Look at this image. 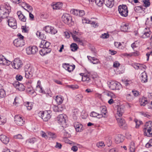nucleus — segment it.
I'll return each mask as SVG.
<instances>
[{"instance_id":"nucleus-1","label":"nucleus","mask_w":152,"mask_h":152,"mask_svg":"<svg viewBox=\"0 0 152 152\" xmlns=\"http://www.w3.org/2000/svg\"><path fill=\"white\" fill-rule=\"evenodd\" d=\"M39 47L42 48L39 51L40 54L42 56H44L46 54L50 53L51 51L50 48V43L45 40L42 41Z\"/></svg>"},{"instance_id":"nucleus-2","label":"nucleus","mask_w":152,"mask_h":152,"mask_svg":"<svg viewBox=\"0 0 152 152\" xmlns=\"http://www.w3.org/2000/svg\"><path fill=\"white\" fill-rule=\"evenodd\" d=\"M144 129V135L148 137H152V122H149L145 125Z\"/></svg>"},{"instance_id":"nucleus-3","label":"nucleus","mask_w":152,"mask_h":152,"mask_svg":"<svg viewBox=\"0 0 152 152\" xmlns=\"http://www.w3.org/2000/svg\"><path fill=\"white\" fill-rule=\"evenodd\" d=\"M118 10L121 16L126 17L128 15V10L127 7L126 5H119L118 7Z\"/></svg>"},{"instance_id":"nucleus-4","label":"nucleus","mask_w":152,"mask_h":152,"mask_svg":"<svg viewBox=\"0 0 152 152\" xmlns=\"http://www.w3.org/2000/svg\"><path fill=\"white\" fill-rule=\"evenodd\" d=\"M40 116L45 121H47L51 117L50 110L41 112L39 113Z\"/></svg>"},{"instance_id":"nucleus-5","label":"nucleus","mask_w":152,"mask_h":152,"mask_svg":"<svg viewBox=\"0 0 152 152\" xmlns=\"http://www.w3.org/2000/svg\"><path fill=\"white\" fill-rule=\"evenodd\" d=\"M108 86L109 88L112 90H120L121 88L120 83L116 81H111Z\"/></svg>"},{"instance_id":"nucleus-6","label":"nucleus","mask_w":152,"mask_h":152,"mask_svg":"<svg viewBox=\"0 0 152 152\" xmlns=\"http://www.w3.org/2000/svg\"><path fill=\"white\" fill-rule=\"evenodd\" d=\"M65 117L66 115H60L58 116L57 119V122L63 127H66V126Z\"/></svg>"},{"instance_id":"nucleus-7","label":"nucleus","mask_w":152,"mask_h":152,"mask_svg":"<svg viewBox=\"0 0 152 152\" xmlns=\"http://www.w3.org/2000/svg\"><path fill=\"white\" fill-rule=\"evenodd\" d=\"M115 117L119 126L123 129H126L127 128V124L125 121L121 117H118V116Z\"/></svg>"},{"instance_id":"nucleus-8","label":"nucleus","mask_w":152,"mask_h":152,"mask_svg":"<svg viewBox=\"0 0 152 152\" xmlns=\"http://www.w3.org/2000/svg\"><path fill=\"white\" fill-rule=\"evenodd\" d=\"M26 50L27 53L28 55L35 54L38 50L37 47L35 46L28 47Z\"/></svg>"},{"instance_id":"nucleus-9","label":"nucleus","mask_w":152,"mask_h":152,"mask_svg":"<svg viewBox=\"0 0 152 152\" xmlns=\"http://www.w3.org/2000/svg\"><path fill=\"white\" fill-rule=\"evenodd\" d=\"M12 65L13 67L18 69L22 67L23 63L19 58H15L14 60L13 63Z\"/></svg>"},{"instance_id":"nucleus-10","label":"nucleus","mask_w":152,"mask_h":152,"mask_svg":"<svg viewBox=\"0 0 152 152\" xmlns=\"http://www.w3.org/2000/svg\"><path fill=\"white\" fill-rule=\"evenodd\" d=\"M8 25L13 29H16L17 28V23L15 19L13 17H10L7 20Z\"/></svg>"},{"instance_id":"nucleus-11","label":"nucleus","mask_w":152,"mask_h":152,"mask_svg":"<svg viewBox=\"0 0 152 152\" xmlns=\"http://www.w3.org/2000/svg\"><path fill=\"white\" fill-rule=\"evenodd\" d=\"M14 121L16 124L20 126H22L24 123L22 117L18 115H16L15 116Z\"/></svg>"},{"instance_id":"nucleus-12","label":"nucleus","mask_w":152,"mask_h":152,"mask_svg":"<svg viewBox=\"0 0 152 152\" xmlns=\"http://www.w3.org/2000/svg\"><path fill=\"white\" fill-rule=\"evenodd\" d=\"M25 76L26 78H29L32 76V73L31 72V68L28 66H26L24 68Z\"/></svg>"},{"instance_id":"nucleus-13","label":"nucleus","mask_w":152,"mask_h":152,"mask_svg":"<svg viewBox=\"0 0 152 152\" xmlns=\"http://www.w3.org/2000/svg\"><path fill=\"white\" fill-rule=\"evenodd\" d=\"M8 11L5 7H1L0 8V18H4L6 17Z\"/></svg>"},{"instance_id":"nucleus-14","label":"nucleus","mask_w":152,"mask_h":152,"mask_svg":"<svg viewBox=\"0 0 152 152\" xmlns=\"http://www.w3.org/2000/svg\"><path fill=\"white\" fill-rule=\"evenodd\" d=\"M117 115L116 116L118 117H121L124 113L125 107L124 105L118 106Z\"/></svg>"},{"instance_id":"nucleus-15","label":"nucleus","mask_w":152,"mask_h":152,"mask_svg":"<svg viewBox=\"0 0 152 152\" xmlns=\"http://www.w3.org/2000/svg\"><path fill=\"white\" fill-rule=\"evenodd\" d=\"M63 21L64 22L68 24H69L72 22V18L69 15H63L62 17Z\"/></svg>"},{"instance_id":"nucleus-16","label":"nucleus","mask_w":152,"mask_h":152,"mask_svg":"<svg viewBox=\"0 0 152 152\" xmlns=\"http://www.w3.org/2000/svg\"><path fill=\"white\" fill-rule=\"evenodd\" d=\"M13 43L14 45L16 47H21L25 44L23 40H20L18 39H15L13 41Z\"/></svg>"},{"instance_id":"nucleus-17","label":"nucleus","mask_w":152,"mask_h":152,"mask_svg":"<svg viewBox=\"0 0 152 152\" xmlns=\"http://www.w3.org/2000/svg\"><path fill=\"white\" fill-rule=\"evenodd\" d=\"M13 85L16 89H18L19 91H23L25 89V87L23 85L22 83H20L18 81L14 83Z\"/></svg>"},{"instance_id":"nucleus-18","label":"nucleus","mask_w":152,"mask_h":152,"mask_svg":"<svg viewBox=\"0 0 152 152\" xmlns=\"http://www.w3.org/2000/svg\"><path fill=\"white\" fill-rule=\"evenodd\" d=\"M74 126L77 132H80L83 130V126L78 122H75L74 124Z\"/></svg>"},{"instance_id":"nucleus-19","label":"nucleus","mask_w":152,"mask_h":152,"mask_svg":"<svg viewBox=\"0 0 152 152\" xmlns=\"http://www.w3.org/2000/svg\"><path fill=\"white\" fill-rule=\"evenodd\" d=\"M11 63L10 61L6 59L2 55H0V64L9 65Z\"/></svg>"},{"instance_id":"nucleus-20","label":"nucleus","mask_w":152,"mask_h":152,"mask_svg":"<svg viewBox=\"0 0 152 152\" xmlns=\"http://www.w3.org/2000/svg\"><path fill=\"white\" fill-rule=\"evenodd\" d=\"M78 32L75 30H73L72 32H70V34L74 41L81 43L82 40L76 36V35H78Z\"/></svg>"},{"instance_id":"nucleus-21","label":"nucleus","mask_w":152,"mask_h":152,"mask_svg":"<svg viewBox=\"0 0 152 152\" xmlns=\"http://www.w3.org/2000/svg\"><path fill=\"white\" fill-rule=\"evenodd\" d=\"M115 140L117 143L121 142L124 140V137L121 134H118L116 136Z\"/></svg>"},{"instance_id":"nucleus-22","label":"nucleus","mask_w":152,"mask_h":152,"mask_svg":"<svg viewBox=\"0 0 152 152\" xmlns=\"http://www.w3.org/2000/svg\"><path fill=\"white\" fill-rule=\"evenodd\" d=\"M151 32L150 31L149 28H146L144 30L143 34L142 35V37L144 38L150 37Z\"/></svg>"},{"instance_id":"nucleus-23","label":"nucleus","mask_w":152,"mask_h":152,"mask_svg":"<svg viewBox=\"0 0 152 152\" xmlns=\"http://www.w3.org/2000/svg\"><path fill=\"white\" fill-rule=\"evenodd\" d=\"M0 140L3 143L5 144H7L9 141V138L3 134L0 135Z\"/></svg>"},{"instance_id":"nucleus-24","label":"nucleus","mask_w":152,"mask_h":152,"mask_svg":"<svg viewBox=\"0 0 152 152\" xmlns=\"http://www.w3.org/2000/svg\"><path fill=\"white\" fill-rule=\"evenodd\" d=\"M104 4L108 7L112 8L114 4V0H104Z\"/></svg>"},{"instance_id":"nucleus-25","label":"nucleus","mask_w":152,"mask_h":152,"mask_svg":"<svg viewBox=\"0 0 152 152\" xmlns=\"http://www.w3.org/2000/svg\"><path fill=\"white\" fill-rule=\"evenodd\" d=\"M17 14L20 20L24 22L26 21V18L25 16L22 14L21 11H18L17 12Z\"/></svg>"},{"instance_id":"nucleus-26","label":"nucleus","mask_w":152,"mask_h":152,"mask_svg":"<svg viewBox=\"0 0 152 152\" xmlns=\"http://www.w3.org/2000/svg\"><path fill=\"white\" fill-rule=\"evenodd\" d=\"M87 58L90 61L94 64H96L99 62V60L94 57H92L90 56H88Z\"/></svg>"},{"instance_id":"nucleus-27","label":"nucleus","mask_w":152,"mask_h":152,"mask_svg":"<svg viewBox=\"0 0 152 152\" xmlns=\"http://www.w3.org/2000/svg\"><path fill=\"white\" fill-rule=\"evenodd\" d=\"M141 80L143 83H145L147 81V76L145 72H144L141 74Z\"/></svg>"},{"instance_id":"nucleus-28","label":"nucleus","mask_w":152,"mask_h":152,"mask_svg":"<svg viewBox=\"0 0 152 152\" xmlns=\"http://www.w3.org/2000/svg\"><path fill=\"white\" fill-rule=\"evenodd\" d=\"M140 104L141 106H145L147 103V98L145 97H143L142 98L140 99Z\"/></svg>"},{"instance_id":"nucleus-29","label":"nucleus","mask_w":152,"mask_h":152,"mask_svg":"<svg viewBox=\"0 0 152 152\" xmlns=\"http://www.w3.org/2000/svg\"><path fill=\"white\" fill-rule=\"evenodd\" d=\"M23 5L24 7H26L27 8V9H26L25 8H24L26 10H27L28 12H32L33 9L32 7L30 5L26 3H24Z\"/></svg>"},{"instance_id":"nucleus-30","label":"nucleus","mask_w":152,"mask_h":152,"mask_svg":"<svg viewBox=\"0 0 152 152\" xmlns=\"http://www.w3.org/2000/svg\"><path fill=\"white\" fill-rule=\"evenodd\" d=\"M2 87V86L0 84V99L4 97L6 95L5 92Z\"/></svg>"},{"instance_id":"nucleus-31","label":"nucleus","mask_w":152,"mask_h":152,"mask_svg":"<svg viewBox=\"0 0 152 152\" xmlns=\"http://www.w3.org/2000/svg\"><path fill=\"white\" fill-rule=\"evenodd\" d=\"M71 50L72 51H75L78 48L77 45L75 43H72L70 45Z\"/></svg>"},{"instance_id":"nucleus-32","label":"nucleus","mask_w":152,"mask_h":152,"mask_svg":"<svg viewBox=\"0 0 152 152\" xmlns=\"http://www.w3.org/2000/svg\"><path fill=\"white\" fill-rule=\"evenodd\" d=\"M100 110H101V113L106 116V115L107 113V110L106 107L105 106H102L100 107Z\"/></svg>"},{"instance_id":"nucleus-33","label":"nucleus","mask_w":152,"mask_h":152,"mask_svg":"<svg viewBox=\"0 0 152 152\" xmlns=\"http://www.w3.org/2000/svg\"><path fill=\"white\" fill-rule=\"evenodd\" d=\"M24 105L27 107L28 110H30L32 107V105L31 103L29 102H26L24 103Z\"/></svg>"},{"instance_id":"nucleus-34","label":"nucleus","mask_w":152,"mask_h":152,"mask_svg":"<svg viewBox=\"0 0 152 152\" xmlns=\"http://www.w3.org/2000/svg\"><path fill=\"white\" fill-rule=\"evenodd\" d=\"M63 99L62 97L58 96H57L56 97V101L58 104H61L63 102Z\"/></svg>"},{"instance_id":"nucleus-35","label":"nucleus","mask_w":152,"mask_h":152,"mask_svg":"<svg viewBox=\"0 0 152 152\" xmlns=\"http://www.w3.org/2000/svg\"><path fill=\"white\" fill-rule=\"evenodd\" d=\"M104 0H95V3L99 7H102L104 3Z\"/></svg>"},{"instance_id":"nucleus-36","label":"nucleus","mask_w":152,"mask_h":152,"mask_svg":"<svg viewBox=\"0 0 152 152\" xmlns=\"http://www.w3.org/2000/svg\"><path fill=\"white\" fill-rule=\"evenodd\" d=\"M129 149L130 152H134L135 148L134 146V143L133 142H132L130 144Z\"/></svg>"},{"instance_id":"nucleus-37","label":"nucleus","mask_w":152,"mask_h":152,"mask_svg":"<svg viewBox=\"0 0 152 152\" xmlns=\"http://www.w3.org/2000/svg\"><path fill=\"white\" fill-rule=\"evenodd\" d=\"M36 35L39 37L41 39H43L44 38L45 39L46 36L45 37V35L44 34H41V32L39 31H37L36 33Z\"/></svg>"},{"instance_id":"nucleus-38","label":"nucleus","mask_w":152,"mask_h":152,"mask_svg":"<svg viewBox=\"0 0 152 152\" xmlns=\"http://www.w3.org/2000/svg\"><path fill=\"white\" fill-rule=\"evenodd\" d=\"M61 5L59 4V3H57L54 4L53 6V9L54 10H59L61 7Z\"/></svg>"},{"instance_id":"nucleus-39","label":"nucleus","mask_w":152,"mask_h":152,"mask_svg":"<svg viewBox=\"0 0 152 152\" xmlns=\"http://www.w3.org/2000/svg\"><path fill=\"white\" fill-rule=\"evenodd\" d=\"M96 146L99 148H103L105 146V144L103 142H100L96 144Z\"/></svg>"},{"instance_id":"nucleus-40","label":"nucleus","mask_w":152,"mask_h":152,"mask_svg":"<svg viewBox=\"0 0 152 152\" xmlns=\"http://www.w3.org/2000/svg\"><path fill=\"white\" fill-rule=\"evenodd\" d=\"M134 121L136 124V128H138L140 126V125L142 124V121H138L137 119H135Z\"/></svg>"},{"instance_id":"nucleus-41","label":"nucleus","mask_w":152,"mask_h":152,"mask_svg":"<svg viewBox=\"0 0 152 152\" xmlns=\"http://www.w3.org/2000/svg\"><path fill=\"white\" fill-rule=\"evenodd\" d=\"M75 66L74 65H70L69 64V65L68 67V69L67 70L69 72H71L72 71L75 69Z\"/></svg>"},{"instance_id":"nucleus-42","label":"nucleus","mask_w":152,"mask_h":152,"mask_svg":"<svg viewBox=\"0 0 152 152\" xmlns=\"http://www.w3.org/2000/svg\"><path fill=\"white\" fill-rule=\"evenodd\" d=\"M128 29L127 25L124 24L121 26V30L123 31H126Z\"/></svg>"},{"instance_id":"nucleus-43","label":"nucleus","mask_w":152,"mask_h":152,"mask_svg":"<svg viewBox=\"0 0 152 152\" xmlns=\"http://www.w3.org/2000/svg\"><path fill=\"white\" fill-rule=\"evenodd\" d=\"M6 122V118L3 116H0V124H3Z\"/></svg>"},{"instance_id":"nucleus-44","label":"nucleus","mask_w":152,"mask_h":152,"mask_svg":"<svg viewBox=\"0 0 152 152\" xmlns=\"http://www.w3.org/2000/svg\"><path fill=\"white\" fill-rule=\"evenodd\" d=\"M71 12L74 15L77 16H78L79 10L75 9H73L71 10Z\"/></svg>"},{"instance_id":"nucleus-45","label":"nucleus","mask_w":152,"mask_h":152,"mask_svg":"<svg viewBox=\"0 0 152 152\" xmlns=\"http://www.w3.org/2000/svg\"><path fill=\"white\" fill-rule=\"evenodd\" d=\"M83 98V96L81 94H78L75 97V99L77 101L79 102Z\"/></svg>"},{"instance_id":"nucleus-46","label":"nucleus","mask_w":152,"mask_h":152,"mask_svg":"<svg viewBox=\"0 0 152 152\" xmlns=\"http://www.w3.org/2000/svg\"><path fill=\"white\" fill-rule=\"evenodd\" d=\"M37 87L38 89H39V92L42 93V94H45L46 92L45 91L42 89V87L41 86H37Z\"/></svg>"},{"instance_id":"nucleus-47","label":"nucleus","mask_w":152,"mask_h":152,"mask_svg":"<svg viewBox=\"0 0 152 152\" xmlns=\"http://www.w3.org/2000/svg\"><path fill=\"white\" fill-rule=\"evenodd\" d=\"M143 2L145 7H148L150 5V3L149 0H144Z\"/></svg>"},{"instance_id":"nucleus-48","label":"nucleus","mask_w":152,"mask_h":152,"mask_svg":"<svg viewBox=\"0 0 152 152\" xmlns=\"http://www.w3.org/2000/svg\"><path fill=\"white\" fill-rule=\"evenodd\" d=\"M48 136H49V137L52 138H55L56 137V135L54 133H51L50 132H48Z\"/></svg>"},{"instance_id":"nucleus-49","label":"nucleus","mask_w":152,"mask_h":152,"mask_svg":"<svg viewBox=\"0 0 152 152\" xmlns=\"http://www.w3.org/2000/svg\"><path fill=\"white\" fill-rule=\"evenodd\" d=\"M36 140L35 138L33 137L28 139V141L30 143L34 144L36 141Z\"/></svg>"},{"instance_id":"nucleus-50","label":"nucleus","mask_w":152,"mask_h":152,"mask_svg":"<svg viewBox=\"0 0 152 152\" xmlns=\"http://www.w3.org/2000/svg\"><path fill=\"white\" fill-rule=\"evenodd\" d=\"M140 113L141 115L145 117L149 118V117H150V115L148 114V112H140Z\"/></svg>"},{"instance_id":"nucleus-51","label":"nucleus","mask_w":152,"mask_h":152,"mask_svg":"<svg viewBox=\"0 0 152 152\" xmlns=\"http://www.w3.org/2000/svg\"><path fill=\"white\" fill-rule=\"evenodd\" d=\"M106 143L107 145L109 147L110 146L112 143V141L110 139L108 138L106 140Z\"/></svg>"},{"instance_id":"nucleus-52","label":"nucleus","mask_w":152,"mask_h":152,"mask_svg":"<svg viewBox=\"0 0 152 152\" xmlns=\"http://www.w3.org/2000/svg\"><path fill=\"white\" fill-rule=\"evenodd\" d=\"M52 26H46L45 28V30L47 33H50L51 31V28Z\"/></svg>"},{"instance_id":"nucleus-53","label":"nucleus","mask_w":152,"mask_h":152,"mask_svg":"<svg viewBox=\"0 0 152 152\" xmlns=\"http://www.w3.org/2000/svg\"><path fill=\"white\" fill-rule=\"evenodd\" d=\"M28 27H27L26 26H23L21 27V28L22 29V31L23 32H24L25 33H27L28 31Z\"/></svg>"},{"instance_id":"nucleus-54","label":"nucleus","mask_w":152,"mask_h":152,"mask_svg":"<svg viewBox=\"0 0 152 152\" xmlns=\"http://www.w3.org/2000/svg\"><path fill=\"white\" fill-rule=\"evenodd\" d=\"M134 9L136 12H138L142 10V7L140 6H137L134 7Z\"/></svg>"},{"instance_id":"nucleus-55","label":"nucleus","mask_w":152,"mask_h":152,"mask_svg":"<svg viewBox=\"0 0 152 152\" xmlns=\"http://www.w3.org/2000/svg\"><path fill=\"white\" fill-rule=\"evenodd\" d=\"M109 37V35L108 34L104 33L102 34L100 38L103 39L107 38Z\"/></svg>"},{"instance_id":"nucleus-56","label":"nucleus","mask_w":152,"mask_h":152,"mask_svg":"<svg viewBox=\"0 0 152 152\" xmlns=\"http://www.w3.org/2000/svg\"><path fill=\"white\" fill-rule=\"evenodd\" d=\"M16 79L18 81H21L23 79V77L19 74L17 75L15 77Z\"/></svg>"},{"instance_id":"nucleus-57","label":"nucleus","mask_w":152,"mask_h":152,"mask_svg":"<svg viewBox=\"0 0 152 152\" xmlns=\"http://www.w3.org/2000/svg\"><path fill=\"white\" fill-rule=\"evenodd\" d=\"M68 86L73 90L77 89L78 88V86L77 85H69Z\"/></svg>"},{"instance_id":"nucleus-58","label":"nucleus","mask_w":152,"mask_h":152,"mask_svg":"<svg viewBox=\"0 0 152 152\" xmlns=\"http://www.w3.org/2000/svg\"><path fill=\"white\" fill-rule=\"evenodd\" d=\"M98 113H97L96 112H95L94 111L92 112L90 114V116L92 117H97L98 116Z\"/></svg>"},{"instance_id":"nucleus-59","label":"nucleus","mask_w":152,"mask_h":152,"mask_svg":"<svg viewBox=\"0 0 152 152\" xmlns=\"http://www.w3.org/2000/svg\"><path fill=\"white\" fill-rule=\"evenodd\" d=\"M51 28V31L50 32L51 34H54L57 33V31L56 29H54V28L53 27H52Z\"/></svg>"},{"instance_id":"nucleus-60","label":"nucleus","mask_w":152,"mask_h":152,"mask_svg":"<svg viewBox=\"0 0 152 152\" xmlns=\"http://www.w3.org/2000/svg\"><path fill=\"white\" fill-rule=\"evenodd\" d=\"M14 137L15 139H23V136L21 134H18L15 135L14 136Z\"/></svg>"},{"instance_id":"nucleus-61","label":"nucleus","mask_w":152,"mask_h":152,"mask_svg":"<svg viewBox=\"0 0 152 152\" xmlns=\"http://www.w3.org/2000/svg\"><path fill=\"white\" fill-rule=\"evenodd\" d=\"M87 74H86V81H87L88 82L90 80V75L91 74V72H88V71H87Z\"/></svg>"},{"instance_id":"nucleus-62","label":"nucleus","mask_w":152,"mask_h":152,"mask_svg":"<svg viewBox=\"0 0 152 152\" xmlns=\"http://www.w3.org/2000/svg\"><path fill=\"white\" fill-rule=\"evenodd\" d=\"M85 14V12L84 10H79L78 16H83Z\"/></svg>"},{"instance_id":"nucleus-63","label":"nucleus","mask_w":152,"mask_h":152,"mask_svg":"<svg viewBox=\"0 0 152 152\" xmlns=\"http://www.w3.org/2000/svg\"><path fill=\"white\" fill-rule=\"evenodd\" d=\"M62 147V145L61 144L58 142H56V145L55 146V147L56 148H58L59 149H60Z\"/></svg>"},{"instance_id":"nucleus-64","label":"nucleus","mask_w":152,"mask_h":152,"mask_svg":"<svg viewBox=\"0 0 152 152\" xmlns=\"http://www.w3.org/2000/svg\"><path fill=\"white\" fill-rule=\"evenodd\" d=\"M40 134L42 137H44L45 138H47L48 136L46 134V133L43 131H41L40 132Z\"/></svg>"}]
</instances>
